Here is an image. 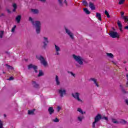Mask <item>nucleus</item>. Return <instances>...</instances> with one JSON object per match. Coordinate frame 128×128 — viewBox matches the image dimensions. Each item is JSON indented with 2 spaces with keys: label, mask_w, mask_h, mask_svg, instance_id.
<instances>
[{
  "label": "nucleus",
  "mask_w": 128,
  "mask_h": 128,
  "mask_svg": "<svg viewBox=\"0 0 128 128\" xmlns=\"http://www.w3.org/2000/svg\"><path fill=\"white\" fill-rule=\"evenodd\" d=\"M29 22H31L33 26L35 28L36 34H38L40 32V28L42 24L38 20L34 21L32 17H29Z\"/></svg>",
  "instance_id": "nucleus-1"
},
{
  "label": "nucleus",
  "mask_w": 128,
  "mask_h": 128,
  "mask_svg": "<svg viewBox=\"0 0 128 128\" xmlns=\"http://www.w3.org/2000/svg\"><path fill=\"white\" fill-rule=\"evenodd\" d=\"M36 58L37 60H40V64L44 66L45 68L46 66H48V62L46 60L44 59V58L42 56V55H36Z\"/></svg>",
  "instance_id": "nucleus-2"
},
{
  "label": "nucleus",
  "mask_w": 128,
  "mask_h": 128,
  "mask_svg": "<svg viewBox=\"0 0 128 128\" xmlns=\"http://www.w3.org/2000/svg\"><path fill=\"white\" fill-rule=\"evenodd\" d=\"M73 58L75 60L76 62L80 64V66H83L84 64V58L80 56H76V54H73Z\"/></svg>",
  "instance_id": "nucleus-3"
},
{
  "label": "nucleus",
  "mask_w": 128,
  "mask_h": 128,
  "mask_svg": "<svg viewBox=\"0 0 128 128\" xmlns=\"http://www.w3.org/2000/svg\"><path fill=\"white\" fill-rule=\"evenodd\" d=\"M94 121L93 122L92 124V128H96V122H100V120H102V114H98L94 118Z\"/></svg>",
  "instance_id": "nucleus-4"
},
{
  "label": "nucleus",
  "mask_w": 128,
  "mask_h": 128,
  "mask_svg": "<svg viewBox=\"0 0 128 128\" xmlns=\"http://www.w3.org/2000/svg\"><path fill=\"white\" fill-rule=\"evenodd\" d=\"M72 96L75 98V100H77L78 102H82V100L80 98V93L75 92L72 93Z\"/></svg>",
  "instance_id": "nucleus-5"
},
{
  "label": "nucleus",
  "mask_w": 128,
  "mask_h": 128,
  "mask_svg": "<svg viewBox=\"0 0 128 128\" xmlns=\"http://www.w3.org/2000/svg\"><path fill=\"white\" fill-rule=\"evenodd\" d=\"M58 92L60 96V98H64V96L66 94V90L64 89L60 88L58 90Z\"/></svg>",
  "instance_id": "nucleus-6"
},
{
  "label": "nucleus",
  "mask_w": 128,
  "mask_h": 128,
  "mask_svg": "<svg viewBox=\"0 0 128 128\" xmlns=\"http://www.w3.org/2000/svg\"><path fill=\"white\" fill-rule=\"evenodd\" d=\"M109 34L110 35V36H111V38H120V35L118 34V32L112 31Z\"/></svg>",
  "instance_id": "nucleus-7"
},
{
  "label": "nucleus",
  "mask_w": 128,
  "mask_h": 128,
  "mask_svg": "<svg viewBox=\"0 0 128 128\" xmlns=\"http://www.w3.org/2000/svg\"><path fill=\"white\" fill-rule=\"evenodd\" d=\"M44 41L43 42L44 45L42 48L46 50V46H48V39L46 37H44Z\"/></svg>",
  "instance_id": "nucleus-8"
},
{
  "label": "nucleus",
  "mask_w": 128,
  "mask_h": 128,
  "mask_svg": "<svg viewBox=\"0 0 128 128\" xmlns=\"http://www.w3.org/2000/svg\"><path fill=\"white\" fill-rule=\"evenodd\" d=\"M30 68H33L35 72H38V66L32 64H30L28 66V70H30Z\"/></svg>",
  "instance_id": "nucleus-9"
},
{
  "label": "nucleus",
  "mask_w": 128,
  "mask_h": 128,
  "mask_svg": "<svg viewBox=\"0 0 128 128\" xmlns=\"http://www.w3.org/2000/svg\"><path fill=\"white\" fill-rule=\"evenodd\" d=\"M65 30L66 34H68V36H70V38L74 40V34H72V33L70 32V31L66 28H65Z\"/></svg>",
  "instance_id": "nucleus-10"
},
{
  "label": "nucleus",
  "mask_w": 128,
  "mask_h": 128,
  "mask_svg": "<svg viewBox=\"0 0 128 128\" xmlns=\"http://www.w3.org/2000/svg\"><path fill=\"white\" fill-rule=\"evenodd\" d=\"M90 81H92V82H94V84H96V86H98V88L99 85L98 84L97 80L96 79L94 78H90L89 80Z\"/></svg>",
  "instance_id": "nucleus-11"
},
{
  "label": "nucleus",
  "mask_w": 128,
  "mask_h": 128,
  "mask_svg": "<svg viewBox=\"0 0 128 128\" xmlns=\"http://www.w3.org/2000/svg\"><path fill=\"white\" fill-rule=\"evenodd\" d=\"M117 24L119 28V30H120V32H122V24L120 21L118 20L117 22Z\"/></svg>",
  "instance_id": "nucleus-12"
},
{
  "label": "nucleus",
  "mask_w": 128,
  "mask_h": 128,
  "mask_svg": "<svg viewBox=\"0 0 128 128\" xmlns=\"http://www.w3.org/2000/svg\"><path fill=\"white\" fill-rule=\"evenodd\" d=\"M89 6L92 10H96V6H94V3L92 2H89Z\"/></svg>",
  "instance_id": "nucleus-13"
},
{
  "label": "nucleus",
  "mask_w": 128,
  "mask_h": 128,
  "mask_svg": "<svg viewBox=\"0 0 128 128\" xmlns=\"http://www.w3.org/2000/svg\"><path fill=\"white\" fill-rule=\"evenodd\" d=\"M55 80L56 84L57 86H60V80L58 79V75L56 76Z\"/></svg>",
  "instance_id": "nucleus-14"
},
{
  "label": "nucleus",
  "mask_w": 128,
  "mask_h": 128,
  "mask_svg": "<svg viewBox=\"0 0 128 128\" xmlns=\"http://www.w3.org/2000/svg\"><path fill=\"white\" fill-rule=\"evenodd\" d=\"M48 112H49V114L52 115L54 112V108L52 107H49L48 109Z\"/></svg>",
  "instance_id": "nucleus-15"
},
{
  "label": "nucleus",
  "mask_w": 128,
  "mask_h": 128,
  "mask_svg": "<svg viewBox=\"0 0 128 128\" xmlns=\"http://www.w3.org/2000/svg\"><path fill=\"white\" fill-rule=\"evenodd\" d=\"M32 84L34 88H38V87L40 86V85L38 84H36V82L35 81H32Z\"/></svg>",
  "instance_id": "nucleus-16"
},
{
  "label": "nucleus",
  "mask_w": 128,
  "mask_h": 128,
  "mask_svg": "<svg viewBox=\"0 0 128 128\" xmlns=\"http://www.w3.org/2000/svg\"><path fill=\"white\" fill-rule=\"evenodd\" d=\"M16 22H17L18 24H20V20H22V16L20 15H18L16 17Z\"/></svg>",
  "instance_id": "nucleus-17"
},
{
  "label": "nucleus",
  "mask_w": 128,
  "mask_h": 128,
  "mask_svg": "<svg viewBox=\"0 0 128 128\" xmlns=\"http://www.w3.org/2000/svg\"><path fill=\"white\" fill-rule=\"evenodd\" d=\"M119 124H128V122L124 120L120 119L118 121Z\"/></svg>",
  "instance_id": "nucleus-18"
},
{
  "label": "nucleus",
  "mask_w": 128,
  "mask_h": 128,
  "mask_svg": "<svg viewBox=\"0 0 128 128\" xmlns=\"http://www.w3.org/2000/svg\"><path fill=\"white\" fill-rule=\"evenodd\" d=\"M96 18H98V20H102V15L100 14L98 12L96 13Z\"/></svg>",
  "instance_id": "nucleus-19"
},
{
  "label": "nucleus",
  "mask_w": 128,
  "mask_h": 128,
  "mask_svg": "<svg viewBox=\"0 0 128 128\" xmlns=\"http://www.w3.org/2000/svg\"><path fill=\"white\" fill-rule=\"evenodd\" d=\"M83 10L86 12V14H90V12L88 10V8H84Z\"/></svg>",
  "instance_id": "nucleus-20"
},
{
  "label": "nucleus",
  "mask_w": 128,
  "mask_h": 128,
  "mask_svg": "<svg viewBox=\"0 0 128 128\" xmlns=\"http://www.w3.org/2000/svg\"><path fill=\"white\" fill-rule=\"evenodd\" d=\"M106 56L110 58H114V54L112 53H106Z\"/></svg>",
  "instance_id": "nucleus-21"
},
{
  "label": "nucleus",
  "mask_w": 128,
  "mask_h": 128,
  "mask_svg": "<svg viewBox=\"0 0 128 128\" xmlns=\"http://www.w3.org/2000/svg\"><path fill=\"white\" fill-rule=\"evenodd\" d=\"M60 6H62V0H58ZM65 4H66V0H64Z\"/></svg>",
  "instance_id": "nucleus-22"
},
{
  "label": "nucleus",
  "mask_w": 128,
  "mask_h": 128,
  "mask_svg": "<svg viewBox=\"0 0 128 128\" xmlns=\"http://www.w3.org/2000/svg\"><path fill=\"white\" fill-rule=\"evenodd\" d=\"M112 120L113 124H120V122H118V121L116 120V119L112 118Z\"/></svg>",
  "instance_id": "nucleus-23"
},
{
  "label": "nucleus",
  "mask_w": 128,
  "mask_h": 128,
  "mask_svg": "<svg viewBox=\"0 0 128 128\" xmlns=\"http://www.w3.org/2000/svg\"><path fill=\"white\" fill-rule=\"evenodd\" d=\"M34 110H36L34 109L33 110H28V114H34Z\"/></svg>",
  "instance_id": "nucleus-24"
},
{
  "label": "nucleus",
  "mask_w": 128,
  "mask_h": 128,
  "mask_svg": "<svg viewBox=\"0 0 128 128\" xmlns=\"http://www.w3.org/2000/svg\"><path fill=\"white\" fill-rule=\"evenodd\" d=\"M122 19L124 20L125 22H128V16H122Z\"/></svg>",
  "instance_id": "nucleus-25"
},
{
  "label": "nucleus",
  "mask_w": 128,
  "mask_h": 128,
  "mask_svg": "<svg viewBox=\"0 0 128 128\" xmlns=\"http://www.w3.org/2000/svg\"><path fill=\"white\" fill-rule=\"evenodd\" d=\"M55 48L56 52H60V48L59 46L56 44H55Z\"/></svg>",
  "instance_id": "nucleus-26"
},
{
  "label": "nucleus",
  "mask_w": 128,
  "mask_h": 128,
  "mask_svg": "<svg viewBox=\"0 0 128 128\" xmlns=\"http://www.w3.org/2000/svg\"><path fill=\"white\" fill-rule=\"evenodd\" d=\"M44 76V72H42V70H39V74H38V76Z\"/></svg>",
  "instance_id": "nucleus-27"
},
{
  "label": "nucleus",
  "mask_w": 128,
  "mask_h": 128,
  "mask_svg": "<svg viewBox=\"0 0 128 128\" xmlns=\"http://www.w3.org/2000/svg\"><path fill=\"white\" fill-rule=\"evenodd\" d=\"M104 14L106 16H107V18H110V14H108V10H106Z\"/></svg>",
  "instance_id": "nucleus-28"
},
{
  "label": "nucleus",
  "mask_w": 128,
  "mask_h": 128,
  "mask_svg": "<svg viewBox=\"0 0 128 128\" xmlns=\"http://www.w3.org/2000/svg\"><path fill=\"white\" fill-rule=\"evenodd\" d=\"M6 66H7L9 70H14V68L8 64H6Z\"/></svg>",
  "instance_id": "nucleus-29"
},
{
  "label": "nucleus",
  "mask_w": 128,
  "mask_h": 128,
  "mask_svg": "<svg viewBox=\"0 0 128 128\" xmlns=\"http://www.w3.org/2000/svg\"><path fill=\"white\" fill-rule=\"evenodd\" d=\"M32 12H34V14H38V10L36 9H32Z\"/></svg>",
  "instance_id": "nucleus-30"
},
{
  "label": "nucleus",
  "mask_w": 128,
  "mask_h": 128,
  "mask_svg": "<svg viewBox=\"0 0 128 128\" xmlns=\"http://www.w3.org/2000/svg\"><path fill=\"white\" fill-rule=\"evenodd\" d=\"M4 32L1 30L0 31V38H2V36H4Z\"/></svg>",
  "instance_id": "nucleus-31"
},
{
  "label": "nucleus",
  "mask_w": 128,
  "mask_h": 128,
  "mask_svg": "<svg viewBox=\"0 0 128 128\" xmlns=\"http://www.w3.org/2000/svg\"><path fill=\"white\" fill-rule=\"evenodd\" d=\"M82 4L83 5H84L85 6H88V2H86V0H84L82 1Z\"/></svg>",
  "instance_id": "nucleus-32"
},
{
  "label": "nucleus",
  "mask_w": 128,
  "mask_h": 128,
  "mask_svg": "<svg viewBox=\"0 0 128 128\" xmlns=\"http://www.w3.org/2000/svg\"><path fill=\"white\" fill-rule=\"evenodd\" d=\"M78 112H79L80 114H84V112H82V108H78L77 110Z\"/></svg>",
  "instance_id": "nucleus-33"
},
{
  "label": "nucleus",
  "mask_w": 128,
  "mask_h": 128,
  "mask_svg": "<svg viewBox=\"0 0 128 128\" xmlns=\"http://www.w3.org/2000/svg\"><path fill=\"white\" fill-rule=\"evenodd\" d=\"M84 119V116H78V120L80 121V122H82V120Z\"/></svg>",
  "instance_id": "nucleus-34"
},
{
  "label": "nucleus",
  "mask_w": 128,
  "mask_h": 128,
  "mask_svg": "<svg viewBox=\"0 0 128 128\" xmlns=\"http://www.w3.org/2000/svg\"><path fill=\"white\" fill-rule=\"evenodd\" d=\"M125 0H120L118 4H122L124 2Z\"/></svg>",
  "instance_id": "nucleus-35"
},
{
  "label": "nucleus",
  "mask_w": 128,
  "mask_h": 128,
  "mask_svg": "<svg viewBox=\"0 0 128 128\" xmlns=\"http://www.w3.org/2000/svg\"><path fill=\"white\" fill-rule=\"evenodd\" d=\"M16 26L14 25L12 29V32H14V30H16Z\"/></svg>",
  "instance_id": "nucleus-36"
},
{
  "label": "nucleus",
  "mask_w": 128,
  "mask_h": 128,
  "mask_svg": "<svg viewBox=\"0 0 128 128\" xmlns=\"http://www.w3.org/2000/svg\"><path fill=\"white\" fill-rule=\"evenodd\" d=\"M102 120H108V117H106V116H102Z\"/></svg>",
  "instance_id": "nucleus-37"
},
{
  "label": "nucleus",
  "mask_w": 128,
  "mask_h": 128,
  "mask_svg": "<svg viewBox=\"0 0 128 128\" xmlns=\"http://www.w3.org/2000/svg\"><path fill=\"white\" fill-rule=\"evenodd\" d=\"M53 122H60V120L58 118H56L54 120H53Z\"/></svg>",
  "instance_id": "nucleus-38"
},
{
  "label": "nucleus",
  "mask_w": 128,
  "mask_h": 128,
  "mask_svg": "<svg viewBox=\"0 0 128 128\" xmlns=\"http://www.w3.org/2000/svg\"><path fill=\"white\" fill-rule=\"evenodd\" d=\"M2 126V122L1 120H0V128H4V126Z\"/></svg>",
  "instance_id": "nucleus-39"
},
{
  "label": "nucleus",
  "mask_w": 128,
  "mask_h": 128,
  "mask_svg": "<svg viewBox=\"0 0 128 128\" xmlns=\"http://www.w3.org/2000/svg\"><path fill=\"white\" fill-rule=\"evenodd\" d=\"M68 72L69 74H72V76H74H74H76V74H74L72 72Z\"/></svg>",
  "instance_id": "nucleus-40"
},
{
  "label": "nucleus",
  "mask_w": 128,
  "mask_h": 128,
  "mask_svg": "<svg viewBox=\"0 0 128 128\" xmlns=\"http://www.w3.org/2000/svg\"><path fill=\"white\" fill-rule=\"evenodd\" d=\"M62 108H60V106H58V108H57V112H59L60 110Z\"/></svg>",
  "instance_id": "nucleus-41"
},
{
  "label": "nucleus",
  "mask_w": 128,
  "mask_h": 128,
  "mask_svg": "<svg viewBox=\"0 0 128 128\" xmlns=\"http://www.w3.org/2000/svg\"><path fill=\"white\" fill-rule=\"evenodd\" d=\"M12 6L14 8H17L16 4H14L12 5Z\"/></svg>",
  "instance_id": "nucleus-42"
},
{
  "label": "nucleus",
  "mask_w": 128,
  "mask_h": 128,
  "mask_svg": "<svg viewBox=\"0 0 128 128\" xmlns=\"http://www.w3.org/2000/svg\"><path fill=\"white\" fill-rule=\"evenodd\" d=\"M122 90L124 94H126V92L124 89V88L122 89Z\"/></svg>",
  "instance_id": "nucleus-43"
},
{
  "label": "nucleus",
  "mask_w": 128,
  "mask_h": 128,
  "mask_svg": "<svg viewBox=\"0 0 128 128\" xmlns=\"http://www.w3.org/2000/svg\"><path fill=\"white\" fill-rule=\"evenodd\" d=\"M14 80V78H13L12 76L10 77V78L8 79V80Z\"/></svg>",
  "instance_id": "nucleus-44"
},
{
  "label": "nucleus",
  "mask_w": 128,
  "mask_h": 128,
  "mask_svg": "<svg viewBox=\"0 0 128 128\" xmlns=\"http://www.w3.org/2000/svg\"><path fill=\"white\" fill-rule=\"evenodd\" d=\"M120 14H121V16L122 17V16H124V12H120Z\"/></svg>",
  "instance_id": "nucleus-45"
},
{
  "label": "nucleus",
  "mask_w": 128,
  "mask_h": 128,
  "mask_svg": "<svg viewBox=\"0 0 128 128\" xmlns=\"http://www.w3.org/2000/svg\"><path fill=\"white\" fill-rule=\"evenodd\" d=\"M0 16H4V14L2 13L0 15Z\"/></svg>",
  "instance_id": "nucleus-46"
},
{
  "label": "nucleus",
  "mask_w": 128,
  "mask_h": 128,
  "mask_svg": "<svg viewBox=\"0 0 128 128\" xmlns=\"http://www.w3.org/2000/svg\"><path fill=\"white\" fill-rule=\"evenodd\" d=\"M56 53L55 54H57V56H60V52H56Z\"/></svg>",
  "instance_id": "nucleus-47"
},
{
  "label": "nucleus",
  "mask_w": 128,
  "mask_h": 128,
  "mask_svg": "<svg viewBox=\"0 0 128 128\" xmlns=\"http://www.w3.org/2000/svg\"><path fill=\"white\" fill-rule=\"evenodd\" d=\"M120 88L121 90L124 88V86H122V84L120 85Z\"/></svg>",
  "instance_id": "nucleus-48"
},
{
  "label": "nucleus",
  "mask_w": 128,
  "mask_h": 128,
  "mask_svg": "<svg viewBox=\"0 0 128 128\" xmlns=\"http://www.w3.org/2000/svg\"><path fill=\"white\" fill-rule=\"evenodd\" d=\"M7 12L8 14H10V10L8 9Z\"/></svg>",
  "instance_id": "nucleus-49"
},
{
  "label": "nucleus",
  "mask_w": 128,
  "mask_h": 128,
  "mask_svg": "<svg viewBox=\"0 0 128 128\" xmlns=\"http://www.w3.org/2000/svg\"><path fill=\"white\" fill-rule=\"evenodd\" d=\"M124 28H125L126 30H128V26H125V27H124Z\"/></svg>",
  "instance_id": "nucleus-50"
},
{
  "label": "nucleus",
  "mask_w": 128,
  "mask_h": 128,
  "mask_svg": "<svg viewBox=\"0 0 128 128\" xmlns=\"http://www.w3.org/2000/svg\"><path fill=\"white\" fill-rule=\"evenodd\" d=\"M16 8H14L13 9V12H16Z\"/></svg>",
  "instance_id": "nucleus-51"
},
{
  "label": "nucleus",
  "mask_w": 128,
  "mask_h": 128,
  "mask_svg": "<svg viewBox=\"0 0 128 128\" xmlns=\"http://www.w3.org/2000/svg\"><path fill=\"white\" fill-rule=\"evenodd\" d=\"M40 2H46V0H40Z\"/></svg>",
  "instance_id": "nucleus-52"
},
{
  "label": "nucleus",
  "mask_w": 128,
  "mask_h": 128,
  "mask_svg": "<svg viewBox=\"0 0 128 128\" xmlns=\"http://www.w3.org/2000/svg\"><path fill=\"white\" fill-rule=\"evenodd\" d=\"M78 68H80V66H78V65H76Z\"/></svg>",
  "instance_id": "nucleus-53"
},
{
  "label": "nucleus",
  "mask_w": 128,
  "mask_h": 128,
  "mask_svg": "<svg viewBox=\"0 0 128 128\" xmlns=\"http://www.w3.org/2000/svg\"><path fill=\"white\" fill-rule=\"evenodd\" d=\"M4 116H6V114H4Z\"/></svg>",
  "instance_id": "nucleus-54"
},
{
  "label": "nucleus",
  "mask_w": 128,
  "mask_h": 128,
  "mask_svg": "<svg viewBox=\"0 0 128 128\" xmlns=\"http://www.w3.org/2000/svg\"><path fill=\"white\" fill-rule=\"evenodd\" d=\"M3 74H6V72H3Z\"/></svg>",
  "instance_id": "nucleus-55"
},
{
  "label": "nucleus",
  "mask_w": 128,
  "mask_h": 128,
  "mask_svg": "<svg viewBox=\"0 0 128 128\" xmlns=\"http://www.w3.org/2000/svg\"><path fill=\"white\" fill-rule=\"evenodd\" d=\"M124 64H126V62H124Z\"/></svg>",
  "instance_id": "nucleus-56"
},
{
  "label": "nucleus",
  "mask_w": 128,
  "mask_h": 128,
  "mask_svg": "<svg viewBox=\"0 0 128 128\" xmlns=\"http://www.w3.org/2000/svg\"><path fill=\"white\" fill-rule=\"evenodd\" d=\"M127 22H128V21H127Z\"/></svg>",
  "instance_id": "nucleus-57"
}]
</instances>
